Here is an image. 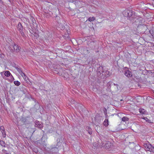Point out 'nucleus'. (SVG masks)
Returning a JSON list of instances; mask_svg holds the SVG:
<instances>
[{
    "label": "nucleus",
    "instance_id": "nucleus-1",
    "mask_svg": "<svg viewBox=\"0 0 154 154\" xmlns=\"http://www.w3.org/2000/svg\"><path fill=\"white\" fill-rule=\"evenodd\" d=\"M143 146L146 150L154 153V147L151 144L149 143H146L144 144Z\"/></svg>",
    "mask_w": 154,
    "mask_h": 154
},
{
    "label": "nucleus",
    "instance_id": "nucleus-2",
    "mask_svg": "<svg viewBox=\"0 0 154 154\" xmlns=\"http://www.w3.org/2000/svg\"><path fill=\"white\" fill-rule=\"evenodd\" d=\"M104 72H103L102 70V67H99L98 70V72L97 73L98 76L100 77L101 78H103L105 76L104 74Z\"/></svg>",
    "mask_w": 154,
    "mask_h": 154
},
{
    "label": "nucleus",
    "instance_id": "nucleus-3",
    "mask_svg": "<svg viewBox=\"0 0 154 154\" xmlns=\"http://www.w3.org/2000/svg\"><path fill=\"white\" fill-rule=\"evenodd\" d=\"M123 15L125 17H130L132 15V11H131L126 10L123 13Z\"/></svg>",
    "mask_w": 154,
    "mask_h": 154
},
{
    "label": "nucleus",
    "instance_id": "nucleus-4",
    "mask_svg": "<svg viewBox=\"0 0 154 154\" xmlns=\"http://www.w3.org/2000/svg\"><path fill=\"white\" fill-rule=\"evenodd\" d=\"M17 28L18 30L20 32L21 35H24V33L22 31L23 27L21 23H18L17 25Z\"/></svg>",
    "mask_w": 154,
    "mask_h": 154
},
{
    "label": "nucleus",
    "instance_id": "nucleus-5",
    "mask_svg": "<svg viewBox=\"0 0 154 154\" xmlns=\"http://www.w3.org/2000/svg\"><path fill=\"white\" fill-rule=\"evenodd\" d=\"M15 68L17 71L19 72V73L20 74V75L24 78V79H26V76L25 74L22 72L21 69L17 67H16Z\"/></svg>",
    "mask_w": 154,
    "mask_h": 154
},
{
    "label": "nucleus",
    "instance_id": "nucleus-6",
    "mask_svg": "<svg viewBox=\"0 0 154 154\" xmlns=\"http://www.w3.org/2000/svg\"><path fill=\"white\" fill-rule=\"evenodd\" d=\"M0 130L2 133L3 137L5 138L6 137L5 131L4 127L3 126H1L0 128Z\"/></svg>",
    "mask_w": 154,
    "mask_h": 154
},
{
    "label": "nucleus",
    "instance_id": "nucleus-7",
    "mask_svg": "<svg viewBox=\"0 0 154 154\" xmlns=\"http://www.w3.org/2000/svg\"><path fill=\"white\" fill-rule=\"evenodd\" d=\"M13 47L14 49L15 52H19L20 48H19V47L17 45L14 44L13 46Z\"/></svg>",
    "mask_w": 154,
    "mask_h": 154
},
{
    "label": "nucleus",
    "instance_id": "nucleus-8",
    "mask_svg": "<svg viewBox=\"0 0 154 154\" xmlns=\"http://www.w3.org/2000/svg\"><path fill=\"white\" fill-rule=\"evenodd\" d=\"M111 143L109 142H106L104 146L105 148L107 149H109L111 147Z\"/></svg>",
    "mask_w": 154,
    "mask_h": 154
},
{
    "label": "nucleus",
    "instance_id": "nucleus-9",
    "mask_svg": "<svg viewBox=\"0 0 154 154\" xmlns=\"http://www.w3.org/2000/svg\"><path fill=\"white\" fill-rule=\"evenodd\" d=\"M125 75L127 77H129L132 76L131 72L129 70H126L125 72Z\"/></svg>",
    "mask_w": 154,
    "mask_h": 154
},
{
    "label": "nucleus",
    "instance_id": "nucleus-10",
    "mask_svg": "<svg viewBox=\"0 0 154 154\" xmlns=\"http://www.w3.org/2000/svg\"><path fill=\"white\" fill-rule=\"evenodd\" d=\"M106 118L104 122V125L105 126H107L109 125L108 120L107 119V116H106Z\"/></svg>",
    "mask_w": 154,
    "mask_h": 154
},
{
    "label": "nucleus",
    "instance_id": "nucleus-11",
    "mask_svg": "<svg viewBox=\"0 0 154 154\" xmlns=\"http://www.w3.org/2000/svg\"><path fill=\"white\" fill-rule=\"evenodd\" d=\"M87 130L88 131V133L90 134H91L92 133V130L91 128H90L89 127H87L86 128Z\"/></svg>",
    "mask_w": 154,
    "mask_h": 154
},
{
    "label": "nucleus",
    "instance_id": "nucleus-12",
    "mask_svg": "<svg viewBox=\"0 0 154 154\" xmlns=\"http://www.w3.org/2000/svg\"><path fill=\"white\" fill-rule=\"evenodd\" d=\"M139 111L140 113L143 114L145 113V110L144 109L140 108L139 109Z\"/></svg>",
    "mask_w": 154,
    "mask_h": 154
},
{
    "label": "nucleus",
    "instance_id": "nucleus-13",
    "mask_svg": "<svg viewBox=\"0 0 154 154\" xmlns=\"http://www.w3.org/2000/svg\"><path fill=\"white\" fill-rule=\"evenodd\" d=\"M95 20V17H90L88 18V20L89 21L91 22Z\"/></svg>",
    "mask_w": 154,
    "mask_h": 154
},
{
    "label": "nucleus",
    "instance_id": "nucleus-14",
    "mask_svg": "<svg viewBox=\"0 0 154 154\" xmlns=\"http://www.w3.org/2000/svg\"><path fill=\"white\" fill-rule=\"evenodd\" d=\"M0 145L6 147L5 146L6 145V144L5 142L2 140L0 141Z\"/></svg>",
    "mask_w": 154,
    "mask_h": 154
},
{
    "label": "nucleus",
    "instance_id": "nucleus-15",
    "mask_svg": "<svg viewBox=\"0 0 154 154\" xmlns=\"http://www.w3.org/2000/svg\"><path fill=\"white\" fill-rule=\"evenodd\" d=\"M11 74L10 72L8 71H6L5 73V75L7 77L9 76Z\"/></svg>",
    "mask_w": 154,
    "mask_h": 154
},
{
    "label": "nucleus",
    "instance_id": "nucleus-16",
    "mask_svg": "<svg viewBox=\"0 0 154 154\" xmlns=\"http://www.w3.org/2000/svg\"><path fill=\"white\" fill-rule=\"evenodd\" d=\"M14 84L17 86H19L20 84V82L18 81H15L14 82Z\"/></svg>",
    "mask_w": 154,
    "mask_h": 154
},
{
    "label": "nucleus",
    "instance_id": "nucleus-17",
    "mask_svg": "<svg viewBox=\"0 0 154 154\" xmlns=\"http://www.w3.org/2000/svg\"><path fill=\"white\" fill-rule=\"evenodd\" d=\"M128 119L126 117H124L122 118V120L123 122H125L128 121Z\"/></svg>",
    "mask_w": 154,
    "mask_h": 154
},
{
    "label": "nucleus",
    "instance_id": "nucleus-18",
    "mask_svg": "<svg viewBox=\"0 0 154 154\" xmlns=\"http://www.w3.org/2000/svg\"><path fill=\"white\" fill-rule=\"evenodd\" d=\"M143 119L144 120H145L147 122H149V123H151V122H152L150 120L148 119L146 117H143Z\"/></svg>",
    "mask_w": 154,
    "mask_h": 154
},
{
    "label": "nucleus",
    "instance_id": "nucleus-19",
    "mask_svg": "<svg viewBox=\"0 0 154 154\" xmlns=\"http://www.w3.org/2000/svg\"><path fill=\"white\" fill-rule=\"evenodd\" d=\"M2 154H9L7 151L5 149H2Z\"/></svg>",
    "mask_w": 154,
    "mask_h": 154
},
{
    "label": "nucleus",
    "instance_id": "nucleus-20",
    "mask_svg": "<svg viewBox=\"0 0 154 154\" xmlns=\"http://www.w3.org/2000/svg\"><path fill=\"white\" fill-rule=\"evenodd\" d=\"M9 1L11 2L12 0H8Z\"/></svg>",
    "mask_w": 154,
    "mask_h": 154
}]
</instances>
